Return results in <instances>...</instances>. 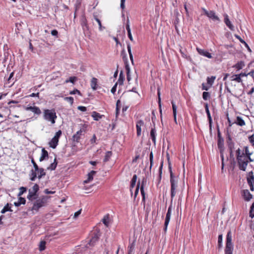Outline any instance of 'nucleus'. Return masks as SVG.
<instances>
[{"instance_id":"nucleus-44","label":"nucleus","mask_w":254,"mask_h":254,"mask_svg":"<svg viewBox=\"0 0 254 254\" xmlns=\"http://www.w3.org/2000/svg\"><path fill=\"white\" fill-rule=\"evenodd\" d=\"M120 106H121V101H120V100H118L116 103V118L118 117V116H119V114L120 113Z\"/></svg>"},{"instance_id":"nucleus-27","label":"nucleus","mask_w":254,"mask_h":254,"mask_svg":"<svg viewBox=\"0 0 254 254\" xmlns=\"http://www.w3.org/2000/svg\"><path fill=\"white\" fill-rule=\"evenodd\" d=\"M125 80V76L123 74V71H121L120 73L119 77L118 80V81L116 83H118L120 85H122L124 83V81Z\"/></svg>"},{"instance_id":"nucleus-41","label":"nucleus","mask_w":254,"mask_h":254,"mask_svg":"<svg viewBox=\"0 0 254 254\" xmlns=\"http://www.w3.org/2000/svg\"><path fill=\"white\" fill-rule=\"evenodd\" d=\"M109 215L108 214L104 216L103 218L102 219V222L103 224L107 227L109 226Z\"/></svg>"},{"instance_id":"nucleus-40","label":"nucleus","mask_w":254,"mask_h":254,"mask_svg":"<svg viewBox=\"0 0 254 254\" xmlns=\"http://www.w3.org/2000/svg\"><path fill=\"white\" fill-rule=\"evenodd\" d=\"M237 161H242V162H246L249 163V161L247 159V155H245L244 152L242 153V155L239 156L238 158L237 159Z\"/></svg>"},{"instance_id":"nucleus-3","label":"nucleus","mask_w":254,"mask_h":254,"mask_svg":"<svg viewBox=\"0 0 254 254\" xmlns=\"http://www.w3.org/2000/svg\"><path fill=\"white\" fill-rule=\"evenodd\" d=\"M39 190V187L37 184H35L31 189L28 190V194L27 198L31 203L38 197L37 192Z\"/></svg>"},{"instance_id":"nucleus-37","label":"nucleus","mask_w":254,"mask_h":254,"mask_svg":"<svg viewBox=\"0 0 254 254\" xmlns=\"http://www.w3.org/2000/svg\"><path fill=\"white\" fill-rule=\"evenodd\" d=\"M227 143L229 150H233L234 148V143L232 141L230 136H228V140L227 141Z\"/></svg>"},{"instance_id":"nucleus-42","label":"nucleus","mask_w":254,"mask_h":254,"mask_svg":"<svg viewBox=\"0 0 254 254\" xmlns=\"http://www.w3.org/2000/svg\"><path fill=\"white\" fill-rule=\"evenodd\" d=\"M112 155V152L111 151H108L106 152L103 161L104 162H107L109 161Z\"/></svg>"},{"instance_id":"nucleus-11","label":"nucleus","mask_w":254,"mask_h":254,"mask_svg":"<svg viewBox=\"0 0 254 254\" xmlns=\"http://www.w3.org/2000/svg\"><path fill=\"white\" fill-rule=\"evenodd\" d=\"M196 50L197 52L199 53V54H200V55L206 57L209 59L212 58L211 54L209 53L208 51L204 49H200L199 48H197Z\"/></svg>"},{"instance_id":"nucleus-45","label":"nucleus","mask_w":254,"mask_h":254,"mask_svg":"<svg viewBox=\"0 0 254 254\" xmlns=\"http://www.w3.org/2000/svg\"><path fill=\"white\" fill-rule=\"evenodd\" d=\"M46 242L45 241H42L40 242L39 244V250L40 251H43L45 250L46 249Z\"/></svg>"},{"instance_id":"nucleus-46","label":"nucleus","mask_w":254,"mask_h":254,"mask_svg":"<svg viewBox=\"0 0 254 254\" xmlns=\"http://www.w3.org/2000/svg\"><path fill=\"white\" fill-rule=\"evenodd\" d=\"M249 216L252 218L254 217V202L252 203L250 207Z\"/></svg>"},{"instance_id":"nucleus-33","label":"nucleus","mask_w":254,"mask_h":254,"mask_svg":"<svg viewBox=\"0 0 254 254\" xmlns=\"http://www.w3.org/2000/svg\"><path fill=\"white\" fill-rule=\"evenodd\" d=\"M127 49L128 53L129 54V59L131 61L132 64H133V56L131 53V46L129 43H127Z\"/></svg>"},{"instance_id":"nucleus-55","label":"nucleus","mask_w":254,"mask_h":254,"mask_svg":"<svg viewBox=\"0 0 254 254\" xmlns=\"http://www.w3.org/2000/svg\"><path fill=\"white\" fill-rule=\"evenodd\" d=\"M153 154L152 152H151L149 155V160L150 163V169H151L153 165Z\"/></svg>"},{"instance_id":"nucleus-7","label":"nucleus","mask_w":254,"mask_h":254,"mask_svg":"<svg viewBox=\"0 0 254 254\" xmlns=\"http://www.w3.org/2000/svg\"><path fill=\"white\" fill-rule=\"evenodd\" d=\"M201 9L204 12V14L207 17H208L209 18L211 19L213 21H220L219 17L217 15H216L214 11H207L204 8H202Z\"/></svg>"},{"instance_id":"nucleus-15","label":"nucleus","mask_w":254,"mask_h":254,"mask_svg":"<svg viewBox=\"0 0 254 254\" xmlns=\"http://www.w3.org/2000/svg\"><path fill=\"white\" fill-rule=\"evenodd\" d=\"M146 183V179L145 178H143L142 182H141V185L140 186V192L141 194L142 197V200L144 201L145 197V192L144 190V186Z\"/></svg>"},{"instance_id":"nucleus-22","label":"nucleus","mask_w":254,"mask_h":254,"mask_svg":"<svg viewBox=\"0 0 254 254\" xmlns=\"http://www.w3.org/2000/svg\"><path fill=\"white\" fill-rule=\"evenodd\" d=\"M94 19L97 22L99 25V30L100 31H103L105 29V27L102 25L101 20L98 18V16L96 14L93 15Z\"/></svg>"},{"instance_id":"nucleus-14","label":"nucleus","mask_w":254,"mask_h":254,"mask_svg":"<svg viewBox=\"0 0 254 254\" xmlns=\"http://www.w3.org/2000/svg\"><path fill=\"white\" fill-rule=\"evenodd\" d=\"M217 137H218L217 145H218V148H221L223 145L224 139L221 137V133H220L219 128H218V129H217Z\"/></svg>"},{"instance_id":"nucleus-28","label":"nucleus","mask_w":254,"mask_h":254,"mask_svg":"<svg viewBox=\"0 0 254 254\" xmlns=\"http://www.w3.org/2000/svg\"><path fill=\"white\" fill-rule=\"evenodd\" d=\"M245 66V63L243 61H240L238 62L235 65L233 66L237 70H240Z\"/></svg>"},{"instance_id":"nucleus-56","label":"nucleus","mask_w":254,"mask_h":254,"mask_svg":"<svg viewBox=\"0 0 254 254\" xmlns=\"http://www.w3.org/2000/svg\"><path fill=\"white\" fill-rule=\"evenodd\" d=\"M64 100L69 102L71 105H72L73 103V98L72 97H66L64 98Z\"/></svg>"},{"instance_id":"nucleus-24","label":"nucleus","mask_w":254,"mask_h":254,"mask_svg":"<svg viewBox=\"0 0 254 254\" xmlns=\"http://www.w3.org/2000/svg\"><path fill=\"white\" fill-rule=\"evenodd\" d=\"M233 245H226L225 254H233Z\"/></svg>"},{"instance_id":"nucleus-19","label":"nucleus","mask_w":254,"mask_h":254,"mask_svg":"<svg viewBox=\"0 0 254 254\" xmlns=\"http://www.w3.org/2000/svg\"><path fill=\"white\" fill-rule=\"evenodd\" d=\"M248 163L246 162H242L238 161V165L240 170L245 171L246 170L247 167Z\"/></svg>"},{"instance_id":"nucleus-6","label":"nucleus","mask_w":254,"mask_h":254,"mask_svg":"<svg viewBox=\"0 0 254 254\" xmlns=\"http://www.w3.org/2000/svg\"><path fill=\"white\" fill-rule=\"evenodd\" d=\"M101 236L99 229H96L92 233L91 238L88 244L91 246H94L96 242L98 241Z\"/></svg>"},{"instance_id":"nucleus-17","label":"nucleus","mask_w":254,"mask_h":254,"mask_svg":"<svg viewBox=\"0 0 254 254\" xmlns=\"http://www.w3.org/2000/svg\"><path fill=\"white\" fill-rule=\"evenodd\" d=\"M49 157V154L47 150H45V148H42V154L40 158L39 161L40 162L43 161V160L46 159Z\"/></svg>"},{"instance_id":"nucleus-10","label":"nucleus","mask_w":254,"mask_h":254,"mask_svg":"<svg viewBox=\"0 0 254 254\" xmlns=\"http://www.w3.org/2000/svg\"><path fill=\"white\" fill-rule=\"evenodd\" d=\"M144 125V122L142 120H139L136 122V134L137 136H139L141 135V127Z\"/></svg>"},{"instance_id":"nucleus-2","label":"nucleus","mask_w":254,"mask_h":254,"mask_svg":"<svg viewBox=\"0 0 254 254\" xmlns=\"http://www.w3.org/2000/svg\"><path fill=\"white\" fill-rule=\"evenodd\" d=\"M49 198V196L45 195H43L40 198H36L33 203L32 207H29L28 209V211H32L33 214L38 212L40 208L47 206Z\"/></svg>"},{"instance_id":"nucleus-13","label":"nucleus","mask_w":254,"mask_h":254,"mask_svg":"<svg viewBox=\"0 0 254 254\" xmlns=\"http://www.w3.org/2000/svg\"><path fill=\"white\" fill-rule=\"evenodd\" d=\"M83 129H80L79 130L76 132V133L74 134L72 136L73 140L74 141L76 142H79V139L80 138V136L82 135V132H83Z\"/></svg>"},{"instance_id":"nucleus-36","label":"nucleus","mask_w":254,"mask_h":254,"mask_svg":"<svg viewBox=\"0 0 254 254\" xmlns=\"http://www.w3.org/2000/svg\"><path fill=\"white\" fill-rule=\"evenodd\" d=\"M7 211L12 212V210L11 209V207L9 206V203H7L1 211V213L2 214L5 213Z\"/></svg>"},{"instance_id":"nucleus-57","label":"nucleus","mask_w":254,"mask_h":254,"mask_svg":"<svg viewBox=\"0 0 254 254\" xmlns=\"http://www.w3.org/2000/svg\"><path fill=\"white\" fill-rule=\"evenodd\" d=\"M126 29L127 32L131 31L130 26H129V20L128 17H127V24H126Z\"/></svg>"},{"instance_id":"nucleus-21","label":"nucleus","mask_w":254,"mask_h":254,"mask_svg":"<svg viewBox=\"0 0 254 254\" xmlns=\"http://www.w3.org/2000/svg\"><path fill=\"white\" fill-rule=\"evenodd\" d=\"M234 123L241 127H243L245 125V122L244 120L239 116H238L236 118V120L234 122Z\"/></svg>"},{"instance_id":"nucleus-43","label":"nucleus","mask_w":254,"mask_h":254,"mask_svg":"<svg viewBox=\"0 0 254 254\" xmlns=\"http://www.w3.org/2000/svg\"><path fill=\"white\" fill-rule=\"evenodd\" d=\"M216 78L215 76H212L211 77H208L207 78V83L209 85V87L211 86L214 83V81Z\"/></svg>"},{"instance_id":"nucleus-12","label":"nucleus","mask_w":254,"mask_h":254,"mask_svg":"<svg viewBox=\"0 0 254 254\" xmlns=\"http://www.w3.org/2000/svg\"><path fill=\"white\" fill-rule=\"evenodd\" d=\"M204 107H205V111H206V114L207 116V118H208V119L209 121V127H210V129H211L212 128V118H211L210 113V112L209 110L208 105L207 103L205 104Z\"/></svg>"},{"instance_id":"nucleus-49","label":"nucleus","mask_w":254,"mask_h":254,"mask_svg":"<svg viewBox=\"0 0 254 254\" xmlns=\"http://www.w3.org/2000/svg\"><path fill=\"white\" fill-rule=\"evenodd\" d=\"M124 58H126V65H125V68H126V71H127V73H130V68H129L128 64H127V59L126 58V55H125L124 57H123V59H124Z\"/></svg>"},{"instance_id":"nucleus-39","label":"nucleus","mask_w":254,"mask_h":254,"mask_svg":"<svg viewBox=\"0 0 254 254\" xmlns=\"http://www.w3.org/2000/svg\"><path fill=\"white\" fill-rule=\"evenodd\" d=\"M137 177L136 175L134 174L130 182V189H132L135 187L136 182V180H137Z\"/></svg>"},{"instance_id":"nucleus-38","label":"nucleus","mask_w":254,"mask_h":254,"mask_svg":"<svg viewBox=\"0 0 254 254\" xmlns=\"http://www.w3.org/2000/svg\"><path fill=\"white\" fill-rule=\"evenodd\" d=\"M231 80L236 81L237 82L240 83L242 82V79L240 78L239 74L233 75L231 77Z\"/></svg>"},{"instance_id":"nucleus-64","label":"nucleus","mask_w":254,"mask_h":254,"mask_svg":"<svg viewBox=\"0 0 254 254\" xmlns=\"http://www.w3.org/2000/svg\"><path fill=\"white\" fill-rule=\"evenodd\" d=\"M61 76V73L60 72L58 71L57 72H55L53 73V78H56L57 77H60Z\"/></svg>"},{"instance_id":"nucleus-35","label":"nucleus","mask_w":254,"mask_h":254,"mask_svg":"<svg viewBox=\"0 0 254 254\" xmlns=\"http://www.w3.org/2000/svg\"><path fill=\"white\" fill-rule=\"evenodd\" d=\"M223 241V235L222 234H220L218 236V248L219 250L221 249L223 246L222 244Z\"/></svg>"},{"instance_id":"nucleus-61","label":"nucleus","mask_w":254,"mask_h":254,"mask_svg":"<svg viewBox=\"0 0 254 254\" xmlns=\"http://www.w3.org/2000/svg\"><path fill=\"white\" fill-rule=\"evenodd\" d=\"M139 185H140V182L138 181V182L137 183V187H136V188L135 189V192H134V196H135V197L136 196V195H137V194L138 193L139 189Z\"/></svg>"},{"instance_id":"nucleus-30","label":"nucleus","mask_w":254,"mask_h":254,"mask_svg":"<svg viewBox=\"0 0 254 254\" xmlns=\"http://www.w3.org/2000/svg\"><path fill=\"white\" fill-rule=\"evenodd\" d=\"M38 174L37 172L34 171V170H31L30 174V179L31 181H35L36 178H38Z\"/></svg>"},{"instance_id":"nucleus-47","label":"nucleus","mask_w":254,"mask_h":254,"mask_svg":"<svg viewBox=\"0 0 254 254\" xmlns=\"http://www.w3.org/2000/svg\"><path fill=\"white\" fill-rule=\"evenodd\" d=\"M220 157L221 158V170H223L224 167V157L223 150L220 151Z\"/></svg>"},{"instance_id":"nucleus-34","label":"nucleus","mask_w":254,"mask_h":254,"mask_svg":"<svg viewBox=\"0 0 254 254\" xmlns=\"http://www.w3.org/2000/svg\"><path fill=\"white\" fill-rule=\"evenodd\" d=\"M38 174V178L40 179L46 175L45 170L43 168H40V169L37 172Z\"/></svg>"},{"instance_id":"nucleus-52","label":"nucleus","mask_w":254,"mask_h":254,"mask_svg":"<svg viewBox=\"0 0 254 254\" xmlns=\"http://www.w3.org/2000/svg\"><path fill=\"white\" fill-rule=\"evenodd\" d=\"M87 176H88L87 179L84 181V184L88 183L89 182H90L91 181H92L93 179V176H92L90 174L88 173Z\"/></svg>"},{"instance_id":"nucleus-5","label":"nucleus","mask_w":254,"mask_h":254,"mask_svg":"<svg viewBox=\"0 0 254 254\" xmlns=\"http://www.w3.org/2000/svg\"><path fill=\"white\" fill-rule=\"evenodd\" d=\"M62 134V131L61 130H58L55 134L53 138L49 142V146L55 149L58 145L59 138Z\"/></svg>"},{"instance_id":"nucleus-8","label":"nucleus","mask_w":254,"mask_h":254,"mask_svg":"<svg viewBox=\"0 0 254 254\" xmlns=\"http://www.w3.org/2000/svg\"><path fill=\"white\" fill-rule=\"evenodd\" d=\"M25 109L26 111H30L37 115H39L41 114V111L40 108L36 106H28Z\"/></svg>"},{"instance_id":"nucleus-58","label":"nucleus","mask_w":254,"mask_h":254,"mask_svg":"<svg viewBox=\"0 0 254 254\" xmlns=\"http://www.w3.org/2000/svg\"><path fill=\"white\" fill-rule=\"evenodd\" d=\"M18 202L20 203L21 204H25L26 203V199L24 197H19L18 198Z\"/></svg>"},{"instance_id":"nucleus-53","label":"nucleus","mask_w":254,"mask_h":254,"mask_svg":"<svg viewBox=\"0 0 254 254\" xmlns=\"http://www.w3.org/2000/svg\"><path fill=\"white\" fill-rule=\"evenodd\" d=\"M210 97V94L207 92H203L202 93V97L204 100H207Z\"/></svg>"},{"instance_id":"nucleus-50","label":"nucleus","mask_w":254,"mask_h":254,"mask_svg":"<svg viewBox=\"0 0 254 254\" xmlns=\"http://www.w3.org/2000/svg\"><path fill=\"white\" fill-rule=\"evenodd\" d=\"M76 77L75 76H71L68 79L65 80V83L71 82L72 83H74L76 80Z\"/></svg>"},{"instance_id":"nucleus-62","label":"nucleus","mask_w":254,"mask_h":254,"mask_svg":"<svg viewBox=\"0 0 254 254\" xmlns=\"http://www.w3.org/2000/svg\"><path fill=\"white\" fill-rule=\"evenodd\" d=\"M51 34L53 36H55L56 38L58 37V31L56 29L52 30Z\"/></svg>"},{"instance_id":"nucleus-26","label":"nucleus","mask_w":254,"mask_h":254,"mask_svg":"<svg viewBox=\"0 0 254 254\" xmlns=\"http://www.w3.org/2000/svg\"><path fill=\"white\" fill-rule=\"evenodd\" d=\"M58 164V162L57 161V158H55L54 161V162L51 163L50 165L47 167V170L53 171L55 170L57 167Z\"/></svg>"},{"instance_id":"nucleus-63","label":"nucleus","mask_w":254,"mask_h":254,"mask_svg":"<svg viewBox=\"0 0 254 254\" xmlns=\"http://www.w3.org/2000/svg\"><path fill=\"white\" fill-rule=\"evenodd\" d=\"M117 85H118V83H116L114 85V86L111 89V91L114 94L115 93V92L116 91Z\"/></svg>"},{"instance_id":"nucleus-48","label":"nucleus","mask_w":254,"mask_h":254,"mask_svg":"<svg viewBox=\"0 0 254 254\" xmlns=\"http://www.w3.org/2000/svg\"><path fill=\"white\" fill-rule=\"evenodd\" d=\"M20 191L19 192L18 194V196H20L21 195H22L24 192H25L27 191V188L24 187H21L19 189Z\"/></svg>"},{"instance_id":"nucleus-20","label":"nucleus","mask_w":254,"mask_h":254,"mask_svg":"<svg viewBox=\"0 0 254 254\" xmlns=\"http://www.w3.org/2000/svg\"><path fill=\"white\" fill-rule=\"evenodd\" d=\"M232 233L231 231L229 230L227 234L226 245H233L232 242Z\"/></svg>"},{"instance_id":"nucleus-25","label":"nucleus","mask_w":254,"mask_h":254,"mask_svg":"<svg viewBox=\"0 0 254 254\" xmlns=\"http://www.w3.org/2000/svg\"><path fill=\"white\" fill-rule=\"evenodd\" d=\"M81 25L82 27L83 31H85V30H88L89 29V26L87 24V21L85 18H83L81 22Z\"/></svg>"},{"instance_id":"nucleus-31","label":"nucleus","mask_w":254,"mask_h":254,"mask_svg":"<svg viewBox=\"0 0 254 254\" xmlns=\"http://www.w3.org/2000/svg\"><path fill=\"white\" fill-rule=\"evenodd\" d=\"M103 116V115H101L99 113L95 111L93 112L92 113V117L95 121H99Z\"/></svg>"},{"instance_id":"nucleus-23","label":"nucleus","mask_w":254,"mask_h":254,"mask_svg":"<svg viewBox=\"0 0 254 254\" xmlns=\"http://www.w3.org/2000/svg\"><path fill=\"white\" fill-rule=\"evenodd\" d=\"M156 131L155 127L152 128L150 131V137L154 145L156 144Z\"/></svg>"},{"instance_id":"nucleus-1","label":"nucleus","mask_w":254,"mask_h":254,"mask_svg":"<svg viewBox=\"0 0 254 254\" xmlns=\"http://www.w3.org/2000/svg\"><path fill=\"white\" fill-rule=\"evenodd\" d=\"M168 168H169V172L170 173V182H171V204L170 205V206L168 208L167 213L166 214L165 223H164V231H166L167 230V226L170 221L171 213V208L172 206L173 198L174 196V191H175V181L174 179V174L172 172L171 163L170 162L169 158H168Z\"/></svg>"},{"instance_id":"nucleus-18","label":"nucleus","mask_w":254,"mask_h":254,"mask_svg":"<svg viewBox=\"0 0 254 254\" xmlns=\"http://www.w3.org/2000/svg\"><path fill=\"white\" fill-rule=\"evenodd\" d=\"M224 22L226 24V25L229 27V28L231 30H234V26L231 24L230 21L229 20L228 18V16L226 14L224 16Z\"/></svg>"},{"instance_id":"nucleus-4","label":"nucleus","mask_w":254,"mask_h":254,"mask_svg":"<svg viewBox=\"0 0 254 254\" xmlns=\"http://www.w3.org/2000/svg\"><path fill=\"white\" fill-rule=\"evenodd\" d=\"M43 117L45 120L51 122L52 124H54L57 116L55 110L46 109L44 110Z\"/></svg>"},{"instance_id":"nucleus-59","label":"nucleus","mask_w":254,"mask_h":254,"mask_svg":"<svg viewBox=\"0 0 254 254\" xmlns=\"http://www.w3.org/2000/svg\"><path fill=\"white\" fill-rule=\"evenodd\" d=\"M244 150H245V153H244L245 154V155H252V153H251V152H250L249 151L248 146H245L244 147Z\"/></svg>"},{"instance_id":"nucleus-54","label":"nucleus","mask_w":254,"mask_h":254,"mask_svg":"<svg viewBox=\"0 0 254 254\" xmlns=\"http://www.w3.org/2000/svg\"><path fill=\"white\" fill-rule=\"evenodd\" d=\"M249 141L252 144V145L254 147V134H252V135L249 136Z\"/></svg>"},{"instance_id":"nucleus-32","label":"nucleus","mask_w":254,"mask_h":254,"mask_svg":"<svg viewBox=\"0 0 254 254\" xmlns=\"http://www.w3.org/2000/svg\"><path fill=\"white\" fill-rule=\"evenodd\" d=\"M135 247V241L131 244H129L128 247V254H134V250Z\"/></svg>"},{"instance_id":"nucleus-51","label":"nucleus","mask_w":254,"mask_h":254,"mask_svg":"<svg viewBox=\"0 0 254 254\" xmlns=\"http://www.w3.org/2000/svg\"><path fill=\"white\" fill-rule=\"evenodd\" d=\"M162 168H163V162L161 163V164L159 168V177H158V180L159 182L161 181V175L162 173Z\"/></svg>"},{"instance_id":"nucleus-29","label":"nucleus","mask_w":254,"mask_h":254,"mask_svg":"<svg viewBox=\"0 0 254 254\" xmlns=\"http://www.w3.org/2000/svg\"><path fill=\"white\" fill-rule=\"evenodd\" d=\"M97 79L93 77L91 81V87L93 90H96L97 88Z\"/></svg>"},{"instance_id":"nucleus-9","label":"nucleus","mask_w":254,"mask_h":254,"mask_svg":"<svg viewBox=\"0 0 254 254\" xmlns=\"http://www.w3.org/2000/svg\"><path fill=\"white\" fill-rule=\"evenodd\" d=\"M242 196L246 201H250L253 197L252 194L248 190H244L242 191Z\"/></svg>"},{"instance_id":"nucleus-60","label":"nucleus","mask_w":254,"mask_h":254,"mask_svg":"<svg viewBox=\"0 0 254 254\" xmlns=\"http://www.w3.org/2000/svg\"><path fill=\"white\" fill-rule=\"evenodd\" d=\"M76 93H77L79 95H81L80 92L77 89H75L73 90V91H71L69 92V94H70V95H73V94H75Z\"/></svg>"},{"instance_id":"nucleus-16","label":"nucleus","mask_w":254,"mask_h":254,"mask_svg":"<svg viewBox=\"0 0 254 254\" xmlns=\"http://www.w3.org/2000/svg\"><path fill=\"white\" fill-rule=\"evenodd\" d=\"M247 181L251 190L254 191V177L250 176V177L247 178Z\"/></svg>"}]
</instances>
